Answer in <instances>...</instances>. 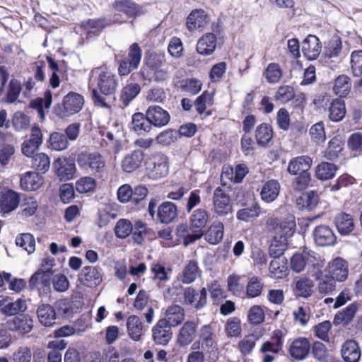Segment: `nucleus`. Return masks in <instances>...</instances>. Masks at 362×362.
Listing matches in <instances>:
<instances>
[{"label":"nucleus","instance_id":"18","mask_svg":"<svg viewBox=\"0 0 362 362\" xmlns=\"http://www.w3.org/2000/svg\"><path fill=\"white\" fill-rule=\"evenodd\" d=\"M102 279L101 269L96 267H84L79 274L80 281L88 287L98 286L100 284Z\"/></svg>","mask_w":362,"mask_h":362},{"label":"nucleus","instance_id":"5","mask_svg":"<svg viewBox=\"0 0 362 362\" xmlns=\"http://www.w3.org/2000/svg\"><path fill=\"white\" fill-rule=\"evenodd\" d=\"M78 166L93 173H101L105 168V162L103 156L96 152H81L76 159Z\"/></svg>","mask_w":362,"mask_h":362},{"label":"nucleus","instance_id":"8","mask_svg":"<svg viewBox=\"0 0 362 362\" xmlns=\"http://www.w3.org/2000/svg\"><path fill=\"white\" fill-rule=\"evenodd\" d=\"M94 72L98 74L97 84L100 92L106 95L113 94L117 87L115 74L106 69L97 68Z\"/></svg>","mask_w":362,"mask_h":362},{"label":"nucleus","instance_id":"16","mask_svg":"<svg viewBox=\"0 0 362 362\" xmlns=\"http://www.w3.org/2000/svg\"><path fill=\"white\" fill-rule=\"evenodd\" d=\"M206 295L205 288L197 291L192 287H187L183 293L185 302L197 309L203 308L206 304Z\"/></svg>","mask_w":362,"mask_h":362},{"label":"nucleus","instance_id":"24","mask_svg":"<svg viewBox=\"0 0 362 362\" xmlns=\"http://www.w3.org/2000/svg\"><path fill=\"white\" fill-rule=\"evenodd\" d=\"M321 48L320 40L315 35H308L302 43V51L309 60L317 59L321 52Z\"/></svg>","mask_w":362,"mask_h":362},{"label":"nucleus","instance_id":"15","mask_svg":"<svg viewBox=\"0 0 362 362\" xmlns=\"http://www.w3.org/2000/svg\"><path fill=\"white\" fill-rule=\"evenodd\" d=\"M216 47V35L212 33H206L197 40L196 51L202 56H210L215 52Z\"/></svg>","mask_w":362,"mask_h":362},{"label":"nucleus","instance_id":"29","mask_svg":"<svg viewBox=\"0 0 362 362\" xmlns=\"http://www.w3.org/2000/svg\"><path fill=\"white\" fill-rule=\"evenodd\" d=\"M281 185L276 180H269L262 185L260 196L261 199L267 202H274L279 196Z\"/></svg>","mask_w":362,"mask_h":362},{"label":"nucleus","instance_id":"64","mask_svg":"<svg viewBox=\"0 0 362 362\" xmlns=\"http://www.w3.org/2000/svg\"><path fill=\"white\" fill-rule=\"evenodd\" d=\"M351 70L354 76H362V50L354 51L351 53Z\"/></svg>","mask_w":362,"mask_h":362},{"label":"nucleus","instance_id":"44","mask_svg":"<svg viewBox=\"0 0 362 362\" xmlns=\"http://www.w3.org/2000/svg\"><path fill=\"white\" fill-rule=\"evenodd\" d=\"M223 224L221 222H214L205 233V240L210 244H218L223 237Z\"/></svg>","mask_w":362,"mask_h":362},{"label":"nucleus","instance_id":"10","mask_svg":"<svg viewBox=\"0 0 362 362\" xmlns=\"http://www.w3.org/2000/svg\"><path fill=\"white\" fill-rule=\"evenodd\" d=\"M275 342L267 341L263 342L259 348V352L263 354L262 362H273L276 354H279L283 348L284 337L281 334H276Z\"/></svg>","mask_w":362,"mask_h":362},{"label":"nucleus","instance_id":"26","mask_svg":"<svg viewBox=\"0 0 362 362\" xmlns=\"http://www.w3.org/2000/svg\"><path fill=\"white\" fill-rule=\"evenodd\" d=\"M26 309V301L21 298L15 301H11L8 298L0 300V312L6 315H14L20 312H24Z\"/></svg>","mask_w":362,"mask_h":362},{"label":"nucleus","instance_id":"20","mask_svg":"<svg viewBox=\"0 0 362 362\" xmlns=\"http://www.w3.org/2000/svg\"><path fill=\"white\" fill-rule=\"evenodd\" d=\"M197 335V325L192 321H187L180 327L177 335V342L181 347L189 345Z\"/></svg>","mask_w":362,"mask_h":362},{"label":"nucleus","instance_id":"41","mask_svg":"<svg viewBox=\"0 0 362 362\" xmlns=\"http://www.w3.org/2000/svg\"><path fill=\"white\" fill-rule=\"evenodd\" d=\"M344 142L340 136L333 137L328 144V146L325 151L324 156L330 160H335L339 157V153L343 149Z\"/></svg>","mask_w":362,"mask_h":362},{"label":"nucleus","instance_id":"47","mask_svg":"<svg viewBox=\"0 0 362 362\" xmlns=\"http://www.w3.org/2000/svg\"><path fill=\"white\" fill-rule=\"evenodd\" d=\"M132 128L139 134L148 132L151 129V124L146 115L136 112L132 115Z\"/></svg>","mask_w":362,"mask_h":362},{"label":"nucleus","instance_id":"35","mask_svg":"<svg viewBox=\"0 0 362 362\" xmlns=\"http://www.w3.org/2000/svg\"><path fill=\"white\" fill-rule=\"evenodd\" d=\"M335 226L339 233L348 235L355 228L354 220L351 215L346 213L337 214L334 219Z\"/></svg>","mask_w":362,"mask_h":362},{"label":"nucleus","instance_id":"34","mask_svg":"<svg viewBox=\"0 0 362 362\" xmlns=\"http://www.w3.org/2000/svg\"><path fill=\"white\" fill-rule=\"evenodd\" d=\"M201 275L197 262L194 260H189L184 267L182 272L178 276V279L182 283L189 284Z\"/></svg>","mask_w":362,"mask_h":362},{"label":"nucleus","instance_id":"50","mask_svg":"<svg viewBox=\"0 0 362 362\" xmlns=\"http://www.w3.org/2000/svg\"><path fill=\"white\" fill-rule=\"evenodd\" d=\"M358 306L356 303L349 305L344 310L339 312L334 317V322L335 324L347 325L354 317L357 312Z\"/></svg>","mask_w":362,"mask_h":362},{"label":"nucleus","instance_id":"62","mask_svg":"<svg viewBox=\"0 0 362 362\" xmlns=\"http://www.w3.org/2000/svg\"><path fill=\"white\" fill-rule=\"evenodd\" d=\"M335 281L329 275H322L318 279V292L324 295L331 293L336 288Z\"/></svg>","mask_w":362,"mask_h":362},{"label":"nucleus","instance_id":"51","mask_svg":"<svg viewBox=\"0 0 362 362\" xmlns=\"http://www.w3.org/2000/svg\"><path fill=\"white\" fill-rule=\"evenodd\" d=\"M337 170V166L334 163L322 162L317 166L315 175L318 179L327 180L334 176Z\"/></svg>","mask_w":362,"mask_h":362},{"label":"nucleus","instance_id":"21","mask_svg":"<svg viewBox=\"0 0 362 362\" xmlns=\"http://www.w3.org/2000/svg\"><path fill=\"white\" fill-rule=\"evenodd\" d=\"M146 114L151 124L156 127H164L170 121L168 112L159 106H150L146 110Z\"/></svg>","mask_w":362,"mask_h":362},{"label":"nucleus","instance_id":"13","mask_svg":"<svg viewBox=\"0 0 362 362\" xmlns=\"http://www.w3.org/2000/svg\"><path fill=\"white\" fill-rule=\"evenodd\" d=\"M328 274L336 281H344L349 274L348 263L341 257H337L330 262L327 267Z\"/></svg>","mask_w":362,"mask_h":362},{"label":"nucleus","instance_id":"37","mask_svg":"<svg viewBox=\"0 0 362 362\" xmlns=\"http://www.w3.org/2000/svg\"><path fill=\"white\" fill-rule=\"evenodd\" d=\"M52 274L40 268L30 279L29 285L32 288L49 286Z\"/></svg>","mask_w":362,"mask_h":362},{"label":"nucleus","instance_id":"60","mask_svg":"<svg viewBox=\"0 0 362 362\" xmlns=\"http://www.w3.org/2000/svg\"><path fill=\"white\" fill-rule=\"evenodd\" d=\"M114 8L118 12L125 13L128 17H132L136 15L138 8L136 4L129 0L117 1L114 4Z\"/></svg>","mask_w":362,"mask_h":362},{"label":"nucleus","instance_id":"17","mask_svg":"<svg viewBox=\"0 0 362 362\" xmlns=\"http://www.w3.org/2000/svg\"><path fill=\"white\" fill-rule=\"evenodd\" d=\"M53 169L60 180H68L73 177L76 170L75 164L66 158H59L53 163Z\"/></svg>","mask_w":362,"mask_h":362},{"label":"nucleus","instance_id":"1","mask_svg":"<svg viewBox=\"0 0 362 362\" xmlns=\"http://www.w3.org/2000/svg\"><path fill=\"white\" fill-rule=\"evenodd\" d=\"M267 227L275 233L269 246V254L274 257H281L287 248L288 238L295 229L296 223L293 216L281 221L277 218H270L267 221Z\"/></svg>","mask_w":362,"mask_h":362},{"label":"nucleus","instance_id":"57","mask_svg":"<svg viewBox=\"0 0 362 362\" xmlns=\"http://www.w3.org/2000/svg\"><path fill=\"white\" fill-rule=\"evenodd\" d=\"M49 144L51 148L55 151H63L69 146V141L65 135L57 132L50 134Z\"/></svg>","mask_w":362,"mask_h":362},{"label":"nucleus","instance_id":"39","mask_svg":"<svg viewBox=\"0 0 362 362\" xmlns=\"http://www.w3.org/2000/svg\"><path fill=\"white\" fill-rule=\"evenodd\" d=\"M160 221L165 224L170 223L177 216V207L172 202L163 203L158 209Z\"/></svg>","mask_w":362,"mask_h":362},{"label":"nucleus","instance_id":"19","mask_svg":"<svg viewBox=\"0 0 362 362\" xmlns=\"http://www.w3.org/2000/svg\"><path fill=\"white\" fill-rule=\"evenodd\" d=\"M214 207L216 214L225 216L232 211L230 198L221 187L215 189L214 193Z\"/></svg>","mask_w":362,"mask_h":362},{"label":"nucleus","instance_id":"3","mask_svg":"<svg viewBox=\"0 0 362 362\" xmlns=\"http://www.w3.org/2000/svg\"><path fill=\"white\" fill-rule=\"evenodd\" d=\"M84 105L83 97L75 92H69L54 107V114L61 119L67 118L79 112Z\"/></svg>","mask_w":362,"mask_h":362},{"label":"nucleus","instance_id":"4","mask_svg":"<svg viewBox=\"0 0 362 362\" xmlns=\"http://www.w3.org/2000/svg\"><path fill=\"white\" fill-rule=\"evenodd\" d=\"M146 166L148 175L153 180L164 177L169 172L168 158L163 153L151 156L146 161Z\"/></svg>","mask_w":362,"mask_h":362},{"label":"nucleus","instance_id":"33","mask_svg":"<svg viewBox=\"0 0 362 362\" xmlns=\"http://www.w3.org/2000/svg\"><path fill=\"white\" fill-rule=\"evenodd\" d=\"M37 317L40 324L51 327L55 324L56 312L49 304H42L37 309Z\"/></svg>","mask_w":362,"mask_h":362},{"label":"nucleus","instance_id":"9","mask_svg":"<svg viewBox=\"0 0 362 362\" xmlns=\"http://www.w3.org/2000/svg\"><path fill=\"white\" fill-rule=\"evenodd\" d=\"M311 344L309 339L299 337L291 341L288 348L290 356L297 361L305 359L310 351Z\"/></svg>","mask_w":362,"mask_h":362},{"label":"nucleus","instance_id":"59","mask_svg":"<svg viewBox=\"0 0 362 362\" xmlns=\"http://www.w3.org/2000/svg\"><path fill=\"white\" fill-rule=\"evenodd\" d=\"M141 88L137 83H132L124 86L122 90L121 99L123 103L127 106L140 93Z\"/></svg>","mask_w":362,"mask_h":362},{"label":"nucleus","instance_id":"55","mask_svg":"<svg viewBox=\"0 0 362 362\" xmlns=\"http://www.w3.org/2000/svg\"><path fill=\"white\" fill-rule=\"evenodd\" d=\"M351 86L349 78L346 75H341L336 78L333 90L336 95L344 97L350 91Z\"/></svg>","mask_w":362,"mask_h":362},{"label":"nucleus","instance_id":"58","mask_svg":"<svg viewBox=\"0 0 362 362\" xmlns=\"http://www.w3.org/2000/svg\"><path fill=\"white\" fill-rule=\"evenodd\" d=\"M263 288V284L260 278L257 276L251 277L246 286V294L248 298H254L261 295Z\"/></svg>","mask_w":362,"mask_h":362},{"label":"nucleus","instance_id":"56","mask_svg":"<svg viewBox=\"0 0 362 362\" xmlns=\"http://www.w3.org/2000/svg\"><path fill=\"white\" fill-rule=\"evenodd\" d=\"M12 127L16 132L25 130L28 128L30 119L28 115L21 111L16 112L11 119Z\"/></svg>","mask_w":362,"mask_h":362},{"label":"nucleus","instance_id":"43","mask_svg":"<svg viewBox=\"0 0 362 362\" xmlns=\"http://www.w3.org/2000/svg\"><path fill=\"white\" fill-rule=\"evenodd\" d=\"M103 139L100 143L102 148H105L107 151H113L117 153L122 149V144L118 136L112 132H107L103 134Z\"/></svg>","mask_w":362,"mask_h":362},{"label":"nucleus","instance_id":"25","mask_svg":"<svg viewBox=\"0 0 362 362\" xmlns=\"http://www.w3.org/2000/svg\"><path fill=\"white\" fill-rule=\"evenodd\" d=\"M313 163L311 158L307 156H300L292 158L288 163L287 172L292 175L309 171Z\"/></svg>","mask_w":362,"mask_h":362},{"label":"nucleus","instance_id":"2","mask_svg":"<svg viewBox=\"0 0 362 362\" xmlns=\"http://www.w3.org/2000/svg\"><path fill=\"white\" fill-rule=\"evenodd\" d=\"M209 214L203 209L194 210L189 218L190 228L187 225L181 224L177 228L178 235L184 239V244L187 245L202 238L204 235L202 229L208 222Z\"/></svg>","mask_w":362,"mask_h":362},{"label":"nucleus","instance_id":"40","mask_svg":"<svg viewBox=\"0 0 362 362\" xmlns=\"http://www.w3.org/2000/svg\"><path fill=\"white\" fill-rule=\"evenodd\" d=\"M346 115V107L344 103L335 99L330 102L328 107V117L332 122H337L341 121Z\"/></svg>","mask_w":362,"mask_h":362},{"label":"nucleus","instance_id":"12","mask_svg":"<svg viewBox=\"0 0 362 362\" xmlns=\"http://www.w3.org/2000/svg\"><path fill=\"white\" fill-rule=\"evenodd\" d=\"M7 328L13 332H18L21 334L30 333L34 327L33 320L28 315H19L13 317L6 322Z\"/></svg>","mask_w":362,"mask_h":362},{"label":"nucleus","instance_id":"45","mask_svg":"<svg viewBox=\"0 0 362 362\" xmlns=\"http://www.w3.org/2000/svg\"><path fill=\"white\" fill-rule=\"evenodd\" d=\"M269 272L272 276L276 279H281L287 274V261L284 258L274 257L270 262Z\"/></svg>","mask_w":362,"mask_h":362},{"label":"nucleus","instance_id":"52","mask_svg":"<svg viewBox=\"0 0 362 362\" xmlns=\"http://www.w3.org/2000/svg\"><path fill=\"white\" fill-rule=\"evenodd\" d=\"M255 137L259 145L266 146L273 137L272 127L265 123L260 124L256 129Z\"/></svg>","mask_w":362,"mask_h":362},{"label":"nucleus","instance_id":"36","mask_svg":"<svg viewBox=\"0 0 362 362\" xmlns=\"http://www.w3.org/2000/svg\"><path fill=\"white\" fill-rule=\"evenodd\" d=\"M127 329L128 335L132 340H140L143 334V323L139 317L130 315L127 320Z\"/></svg>","mask_w":362,"mask_h":362},{"label":"nucleus","instance_id":"49","mask_svg":"<svg viewBox=\"0 0 362 362\" xmlns=\"http://www.w3.org/2000/svg\"><path fill=\"white\" fill-rule=\"evenodd\" d=\"M318 202L317 196L313 192L303 193L296 198V203L299 209H313Z\"/></svg>","mask_w":362,"mask_h":362},{"label":"nucleus","instance_id":"6","mask_svg":"<svg viewBox=\"0 0 362 362\" xmlns=\"http://www.w3.org/2000/svg\"><path fill=\"white\" fill-rule=\"evenodd\" d=\"M146 64L152 71L153 75L146 73L145 68L141 70V74L144 78L148 81L160 82L165 81L169 77L168 71L165 69H161L162 57L156 54H151L146 61Z\"/></svg>","mask_w":362,"mask_h":362},{"label":"nucleus","instance_id":"42","mask_svg":"<svg viewBox=\"0 0 362 362\" xmlns=\"http://www.w3.org/2000/svg\"><path fill=\"white\" fill-rule=\"evenodd\" d=\"M315 256L309 252L296 253L291 259V267L294 272H300L308 263L313 262Z\"/></svg>","mask_w":362,"mask_h":362},{"label":"nucleus","instance_id":"11","mask_svg":"<svg viewBox=\"0 0 362 362\" xmlns=\"http://www.w3.org/2000/svg\"><path fill=\"white\" fill-rule=\"evenodd\" d=\"M19 194L6 187H0V210L4 214L10 213L19 205Z\"/></svg>","mask_w":362,"mask_h":362},{"label":"nucleus","instance_id":"61","mask_svg":"<svg viewBox=\"0 0 362 362\" xmlns=\"http://www.w3.org/2000/svg\"><path fill=\"white\" fill-rule=\"evenodd\" d=\"M260 214V208L258 204H255L250 207L245 208L238 211L236 217L238 219L244 221H252L259 216Z\"/></svg>","mask_w":362,"mask_h":362},{"label":"nucleus","instance_id":"32","mask_svg":"<svg viewBox=\"0 0 362 362\" xmlns=\"http://www.w3.org/2000/svg\"><path fill=\"white\" fill-rule=\"evenodd\" d=\"M185 318L184 310L177 305H173L168 308L165 313V318L160 320L165 321L170 327H175L180 324Z\"/></svg>","mask_w":362,"mask_h":362},{"label":"nucleus","instance_id":"7","mask_svg":"<svg viewBox=\"0 0 362 362\" xmlns=\"http://www.w3.org/2000/svg\"><path fill=\"white\" fill-rule=\"evenodd\" d=\"M141 49L137 43L132 44L129 50L128 56L119 62L118 74L119 76H127L136 69L141 62Z\"/></svg>","mask_w":362,"mask_h":362},{"label":"nucleus","instance_id":"27","mask_svg":"<svg viewBox=\"0 0 362 362\" xmlns=\"http://www.w3.org/2000/svg\"><path fill=\"white\" fill-rule=\"evenodd\" d=\"M153 339L156 344H167L172 338L170 327L165 321L158 320L152 329Z\"/></svg>","mask_w":362,"mask_h":362},{"label":"nucleus","instance_id":"48","mask_svg":"<svg viewBox=\"0 0 362 362\" xmlns=\"http://www.w3.org/2000/svg\"><path fill=\"white\" fill-rule=\"evenodd\" d=\"M214 91L205 90L194 101V107L199 114L205 112L207 107H210L214 104Z\"/></svg>","mask_w":362,"mask_h":362},{"label":"nucleus","instance_id":"22","mask_svg":"<svg viewBox=\"0 0 362 362\" xmlns=\"http://www.w3.org/2000/svg\"><path fill=\"white\" fill-rule=\"evenodd\" d=\"M341 355L345 362H358L361 357V350L355 340L349 339L343 344Z\"/></svg>","mask_w":362,"mask_h":362},{"label":"nucleus","instance_id":"46","mask_svg":"<svg viewBox=\"0 0 362 362\" xmlns=\"http://www.w3.org/2000/svg\"><path fill=\"white\" fill-rule=\"evenodd\" d=\"M199 340L202 342V349H212L216 345V335L212 328L209 325L203 326L199 331Z\"/></svg>","mask_w":362,"mask_h":362},{"label":"nucleus","instance_id":"28","mask_svg":"<svg viewBox=\"0 0 362 362\" xmlns=\"http://www.w3.org/2000/svg\"><path fill=\"white\" fill-rule=\"evenodd\" d=\"M43 184V177L35 172H27L21 177V187L25 191H34Z\"/></svg>","mask_w":362,"mask_h":362},{"label":"nucleus","instance_id":"23","mask_svg":"<svg viewBox=\"0 0 362 362\" xmlns=\"http://www.w3.org/2000/svg\"><path fill=\"white\" fill-rule=\"evenodd\" d=\"M314 240L320 246L333 245L337 237L332 230L327 226H319L314 230Z\"/></svg>","mask_w":362,"mask_h":362},{"label":"nucleus","instance_id":"38","mask_svg":"<svg viewBox=\"0 0 362 362\" xmlns=\"http://www.w3.org/2000/svg\"><path fill=\"white\" fill-rule=\"evenodd\" d=\"M52 96L49 90L45 92L43 98H38L30 103L31 108L37 110L38 117L43 120L45 117V110H48L52 104Z\"/></svg>","mask_w":362,"mask_h":362},{"label":"nucleus","instance_id":"14","mask_svg":"<svg viewBox=\"0 0 362 362\" xmlns=\"http://www.w3.org/2000/svg\"><path fill=\"white\" fill-rule=\"evenodd\" d=\"M209 23V18L202 9H195L190 12L186 19V27L190 33L202 31Z\"/></svg>","mask_w":362,"mask_h":362},{"label":"nucleus","instance_id":"30","mask_svg":"<svg viewBox=\"0 0 362 362\" xmlns=\"http://www.w3.org/2000/svg\"><path fill=\"white\" fill-rule=\"evenodd\" d=\"M66 346L67 342L63 339L49 341L47 346L49 349L47 354V362H62V352Z\"/></svg>","mask_w":362,"mask_h":362},{"label":"nucleus","instance_id":"53","mask_svg":"<svg viewBox=\"0 0 362 362\" xmlns=\"http://www.w3.org/2000/svg\"><path fill=\"white\" fill-rule=\"evenodd\" d=\"M266 80L269 83H276L280 81L282 77V69L279 64L270 63L263 73Z\"/></svg>","mask_w":362,"mask_h":362},{"label":"nucleus","instance_id":"63","mask_svg":"<svg viewBox=\"0 0 362 362\" xmlns=\"http://www.w3.org/2000/svg\"><path fill=\"white\" fill-rule=\"evenodd\" d=\"M133 225L128 219H119L115 227V233L117 238L124 239L129 235L133 230Z\"/></svg>","mask_w":362,"mask_h":362},{"label":"nucleus","instance_id":"31","mask_svg":"<svg viewBox=\"0 0 362 362\" xmlns=\"http://www.w3.org/2000/svg\"><path fill=\"white\" fill-rule=\"evenodd\" d=\"M144 154L141 151H134L127 155L122 161V168L124 172L132 173L141 165Z\"/></svg>","mask_w":362,"mask_h":362},{"label":"nucleus","instance_id":"54","mask_svg":"<svg viewBox=\"0 0 362 362\" xmlns=\"http://www.w3.org/2000/svg\"><path fill=\"white\" fill-rule=\"evenodd\" d=\"M16 244L27 251L28 254H32L35 250V238L28 233L18 235L16 238Z\"/></svg>","mask_w":362,"mask_h":362}]
</instances>
